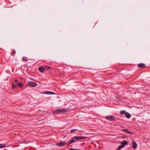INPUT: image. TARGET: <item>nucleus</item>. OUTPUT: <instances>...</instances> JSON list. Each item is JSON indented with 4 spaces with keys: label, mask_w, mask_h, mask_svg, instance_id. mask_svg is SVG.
<instances>
[{
    "label": "nucleus",
    "mask_w": 150,
    "mask_h": 150,
    "mask_svg": "<svg viewBox=\"0 0 150 150\" xmlns=\"http://www.w3.org/2000/svg\"><path fill=\"white\" fill-rule=\"evenodd\" d=\"M43 93L44 94H48V95H49V94H50V95H54V94H55V93L52 92H51V91H45V92H44Z\"/></svg>",
    "instance_id": "nucleus-7"
},
{
    "label": "nucleus",
    "mask_w": 150,
    "mask_h": 150,
    "mask_svg": "<svg viewBox=\"0 0 150 150\" xmlns=\"http://www.w3.org/2000/svg\"><path fill=\"white\" fill-rule=\"evenodd\" d=\"M137 144L136 142H133L132 143V147L134 149H136L137 148Z\"/></svg>",
    "instance_id": "nucleus-12"
},
{
    "label": "nucleus",
    "mask_w": 150,
    "mask_h": 150,
    "mask_svg": "<svg viewBox=\"0 0 150 150\" xmlns=\"http://www.w3.org/2000/svg\"><path fill=\"white\" fill-rule=\"evenodd\" d=\"M74 139H72L70 141V142H71V143H73L74 142H75V140H74Z\"/></svg>",
    "instance_id": "nucleus-20"
},
{
    "label": "nucleus",
    "mask_w": 150,
    "mask_h": 150,
    "mask_svg": "<svg viewBox=\"0 0 150 150\" xmlns=\"http://www.w3.org/2000/svg\"><path fill=\"white\" fill-rule=\"evenodd\" d=\"M122 146L124 147L125 145H127L128 144V142L126 140H124L122 141L121 143Z\"/></svg>",
    "instance_id": "nucleus-6"
},
{
    "label": "nucleus",
    "mask_w": 150,
    "mask_h": 150,
    "mask_svg": "<svg viewBox=\"0 0 150 150\" xmlns=\"http://www.w3.org/2000/svg\"><path fill=\"white\" fill-rule=\"evenodd\" d=\"M71 144V142H70V141H69L67 143V146H68L70 144Z\"/></svg>",
    "instance_id": "nucleus-24"
},
{
    "label": "nucleus",
    "mask_w": 150,
    "mask_h": 150,
    "mask_svg": "<svg viewBox=\"0 0 150 150\" xmlns=\"http://www.w3.org/2000/svg\"><path fill=\"white\" fill-rule=\"evenodd\" d=\"M16 51L14 50H13L12 52H11V55H14L16 54Z\"/></svg>",
    "instance_id": "nucleus-18"
},
{
    "label": "nucleus",
    "mask_w": 150,
    "mask_h": 150,
    "mask_svg": "<svg viewBox=\"0 0 150 150\" xmlns=\"http://www.w3.org/2000/svg\"><path fill=\"white\" fill-rule=\"evenodd\" d=\"M145 66V65L143 63H140L138 65V67L139 68H143Z\"/></svg>",
    "instance_id": "nucleus-8"
},
{
    "label": "nucleus",
    "mask_w": 150,
    "mask_h": 150,
    "mask_svg": "<svg viewBox=\"0 0 150 150\" xmlns=\"http://www.w3.org/2000/svg\"><path fill=\"white\" fill-rule=\"evenodd\" d=\"M125 117L126 118H127L128 119L130 118L131 117V115H130V114L127 112L125 113Z\"/></svg>",
    "instance_id": "nucleus-9"
},
{
    "label": "nucleus",
    "mask_w": 150,
    "mask_h": 150,
    "mask_svg": "<svg viewBox=\"0 0 150 150\" xmlns=\"http://www.w3.org/2000/svg\"><path fill=\"white\" fill-rule=\"evenodd\" d=\"M122 130L123 131H124V132H127V133L130 134H132V132L128 130V129H122Z\"/></svg>",
    "instance_id": "nucleus-11"
},
{
    "label": "nucleus",
    "mask_w": 150,
    "mask_h": 150,
    "mask_svg": "<svg viewBox=\"0 0 150 150\" xmlns=\"http://www.w3.org/2000/svg\"><path fill=\"white\" fill-rule=\"evenodd\" d=\"M123 148V146H122V145H120V146H119V147L117 148V150H120V149H122V148Z\"/></svg>",
    "instance_id": "nucleus-19"
},
{
    "label": "nucleus",
    "mask_w": 150,
    "mask_h": 150,
    "mask_svg": "<svg viewBox=\"0 0 150 150\" xmlns=\"http://www.w3.org/2000/svg\"><path fill=\"white\" fill-rule=\"evenodd\" d=\"M12 86L13 88H16V85L14 83H13L12 84Z\"/></svg>",
    "instance_id": "nucleus-22"
},
{
    "label": "nucleus",
    "mask_w": 150,
    "mask_h": 150,
    "mask_svg": "<svg viewBox=\"0 0 150 150\" xmlns=\"http://www.w3.org/2000/svg\"><path fill=\"white\" fill-rule=\"evenodd\" d=\"M27 59L26 57H23L22 58V61L24 62L27 61Z\"/></svg>",
    "instance_id": "nucleus-16"
},
{
    "label": "nucleus",
    "mask_w": 150,
    "mask_h": 150,
    "mask_svg": "<svg viewBox=\"0 0 150 150\" xmlns=\"http://www.w3.org/2000/svg\"><path fill=\"white\" fill-rule=\"evenodd\" d=\"M86 138V137H84L74 136L73 137V139H75L77 141L81 140L82 139H85Z\"/></svg>",
    "instance_id": "nucleus-3"
},
{
    "label": "nucleus",
    "mask_w": 150,
    "mask_h": 150,
    "mask_svg": "<svg viewBox=\"0 0 150 150\" xmlns=\"http://www.w3.org/2000/svg\"><path fill=\"white\" fill-rule=\"evenodd\" d=\"M126 112H126L125 111V110H122L120 111V114L122 115H123L124 114H125V113Z\"/></svg>",
    "instance_id": "nucleus-15"
},
{
    "label": "nucleus",
    "mask_w": 150,
    "mask_h": 150,
    "mask_svg": "<svg viewBox=\"0 0 150 150\" xmlns=\"http://www.w3.org/2000/svg\"><path fill=\"white\" fill-rule=\"evenodd\" d=\"M6 144H0V148L5 147Z\"/></svg>",
    "instance_id": "nucleus-14"
},
{
    "label": "nucleus",
    "mask_w": 150,
    "mask_h": 150,
    "mask_svg": "<svg viewBox=\"0 0 150 150\" xmlns=\"http://www.w3.org/2000/svg\"><path fill=\"white\" fill-rule=\"evenodd\" d=\"M67 111V110L65 108H59L55 109L54 112L56 114H60L61 113L66 112Z\"/></svg>",
    "instance_id": "nucleus-1"
},
{
    "label": "nucleus",
    "mask_w": 150,
    "mask_h": 150,
    "mask_svg": "<svg viewBox=\"0 0 150 150\" xmlns=\"http://www.w3.org/2000/svg\"><path fill=\"white\" fill-rule=\"evenodd\" d=\"M66 144V143L64 141H61L59 143H57L56 145L58 146H63Z\"/></svg>",
    "instance_id": "nucleus-5"
},
{
    "label": "nucleus",
    "mask_w": 150,
    "mask_h": 150,
    "mask_svg": "<svg viewBox=\"0 0 150 150\" xmlns=\"http://www.w3.org/2000/svg\"><path fill=\"white\" fill-rule=\"evenodd\" d=\"M16 85L19 86H20V87H21V86H23V85H22V83L21 82H19L18 83H17L16 84Z\"/></svg>",
    "instance_id": "nucleus-17"
},
{
    "label": "nucleus",
    "mask_w": 150,
    "mask_h": 150,
    "mask_svg": "<svg viewBox=\"0 0 150 150\" xmlns=\"http://www.w3.org/2000/svg\"><path fill=\"white\" fill-rule=\"evenodd\" d=\"M44 67H40L39 68V71L42 73L43 72L45 71V70H44Z\"/></svg>",
    "instance_id": "nucleus-10"
},
{
    "label": "nucleus",
    "mask_w": 150,
    "mask_h": 150,
    "mask_svg": "<svg viewBox=\"0 0 150 150\" xmlns=\"http://www.w3.org/2000/svg\"><path fill=\"white\" fill-rule=\"evenodd\" d=\"M105 119L110 121H112L115 119V117L113 115L106 116L105 117Z\"/></svg>",
    "instance_id": "nucleus-2"
},
{
    "label": "nucleus",
    "mask_w": 150,
    "mask_h": 150,
    "mask_svg": "<svg viewBox=\"0 0 150 150\" xmlns=\"http://www.w3.org/2000/svg\"><path fill=\"white\" fill-rule=\"evenodd\" d=\"M18 80L17 79H16L15 80V83H16V82H18Z\"/></svg>",
    "instance_id": "nucleus-25"
},
{
    "label": "nucleus",
    "mask_w": 150,
    "mask_h": 150,
    "mask_svg": "<svg viewBox=\"0 0 150 150\" xmlns=\"http://www.w3.org/2000/svg\"><path fill=\"white\" fill-rule=\"evenodd\" d=\"M77 130V129H72L70 130V132H73L75 131H76Z\"/></svg>",
    "instance_id": "nucleus-21"
},
{
    "label": "nucleus",
    "mask_w": 150,
    "mask_h": 150,
    "mask_svg": "<svg viewBox=\"0 0 150 150\" xmlns=\"http://www.w3.org/2000/svg\"><path fill=\"white\" fill-rule=\"evenodd\" d=\"M28 85L30 86L35 87L37 86V84L33 82H28Z\"/></svg>",
    "instance_id": "nucleus-4"
},
{
    "label": "nucleus",
    "mask_w": 150,
    "mask_h": 150,
    "mask_svg": "<svg viewBox=\"0 0 150 150\" xmlns=\"http://www.w3.org/2000/svg\"><path fill=\"white\" fill-rule=\"evenodd\" d=\"M44 67V70L45 71L48 70L51 68V67L49 66H45Z\"/></svg>",
    "instance_id": "nucleus-13"
},
{
    "label": "nucleus",
    "mask_w": 150,
    "mask_h": 150,
    "mask_svg": "<svg viewBox=\"0 0 150 150\" xmlns=\"http://www.w3.org/2000/svg\"><path fill=\"white\" fill-rule=\"evenodd\" d=\"M69 149L70 150H76L77 149L69 148Z\"/></svg>",
    "instance_id": "nucleus-23"
}]
</instances>
